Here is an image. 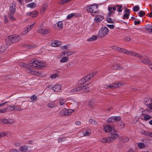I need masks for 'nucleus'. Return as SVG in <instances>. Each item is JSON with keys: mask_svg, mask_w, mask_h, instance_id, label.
I'll use <instances>...</instances> for the list:
<instances>
[{"mask_svg": "<svg viewBox=\"0 0 152 152\" xmlns=\"http://www.w3.org/2000/svg\"><path fill=\"white\" fill-rule=\"evenodd\" d=\"M7 132L5 133L4 132H0V137H1L7 135Z\"/></svg>", "mask_w": 152, "mask_h": 152, "instance_id": "obj_47", "label": "nucleus"}, {"mask_svg": "<svg viewBox=\"0 0 152 152\" xmlns=\"http://www.w3.org/2000/svg\"><path fill=\"white\" fill-rule=\"evenodd\" d=\"M37 32L42 34H47L49 33V31L47 29L41 28L38 29Z\"/></svg>", "mask_w": 152, "mask_h": 152, "instance_id": "obj_15", "label": "nucleus"}, {"mask_svg": "<svg viewBox=\"0 0 152 152\" xmlns=\"http://www.w3.org/2000/svg\"><path fill=\"white\" fill-rule=\"evenodd\" d=\"M67 109L64 108L61 110L60 112V115L61 116L67 115Z\"/></svg>", "mask_w": 152, "mask_h": 152, "instance_id": "obj_23", "label": "nucleus"}, {"mask_svg": "<svg viewBox=\"0 0 152 152\" xmlns=\"http://www.w3.org/2000/svg\"><path fill=\"white\" fill-rule=\"evenodd\" d=\"M61 2H59L58 3L61 4H63L66 2H67L66 0H61Z\"/></svg>", "mask_w": 152, "mask_h": 152, "instance_id": "obj_60", "label": "nucleus"}, {"mask_svg": "<svg viewBox=\"0 0 152 152\" xmlns=\"http://www.w3.org/2000/svg\"><path fill=\"white\" fill-rule=\"evenodd\" d=\"M121 120V118L119 116H111L107 119V122L109 123H113L115 121H118Z\"/></svg>", "mask_w": 152, "mask_h": 152, "instance_id": "obj_9", "label": "nucleus"}, {"mask_svg": "<svg viewBox=\"0 0 152 152\" xmlns=\"http://www.w3.org/2000/svg\"><path fill=\"white\" fill-rule=\"evenodd\" d=\"M4 22L5 23H7L8 22V20L7 17V16L4 15Z\"/></svg>", "mask_w": 152, "mask_h": 152, "instance_id": "obj_53", "label": "nucleus"}, {"mask_svg": "<svg viewBox=\"0 0 152 152\" xmlns=\"http://www.w3.org/2000/svg\"><path fill=\"white\" fill-rule=\"evenodd\" d=\"M126 13L124 15L123 18L124 19H128L130 14V10L129 9H127L125 10Z\"/></svg>", "mask_w": 152, "mask_h": 152, "instance_id": "obj_20", "label": "nucleus"}, {"mask_svg": "<svg viewBox=\"0 0 152 152\" xmlns=\"http://www.w3.org/2000/svg\"><path fill=\"white\" fill-rule=\"evenodd\" d=\"M126 54L137 57L139 58V59L140 62H144L143 59V58L145 56V55L143 53L138 54L131 51H128L127 50V53Z\"/></svg>", "mask_w": 152, "mask_h": 152, "instance_id": "obj_3", "label": "nucleus"}, {"mask_svg": "<svg viewBox=\"0 0 152 152\" xmlns=\"http://www.w3.org/2000/svg\"><path fill=\"white\" fill-rule=\"evenodd\" d=\"M75 111V110L73 109H67V115H69Z\"/></svg>", "mask_w": 152, "mask_h": 152, "instance_id": "obj_43", "label": "nucleus"}, {"mask_svg": "<svg viewBox=\"0 0 152 152\" xmlns=\"http://www.w3.org/2000/svg\"><path fill=\"white\" fill-rule=\"evenodd\" d=\"M27 72L33 75H36L39 76L41 75V72H40L34 71L31 69H28L27 70Z\"/></svg>", "mask_w": 152, "mask_h": 152, "instance_id": "obj_14", "label": "nucleus"}, {"mask_svg": "<svg viewBox=\"0 0 152 152\" xmlns=\"http://www.w3.org/2000/svg\"><path fill=\"white\" fill-rule=\"evenodd\" d=\"M151 118V117L149 115H145L144 117V119L145 121H147Z\"/></svg>", "mask_w": 152, "mask_h": 152, "instance_id": "obj_46", "label": "nucleus"}, {"mask_svg": "<svg viewBox=\"0 0 152 152\" xmlns=\"http://www.w3.org/2000/svg\"><path fill=\"white\" fill-rule=\"evenodd\" d=\"M91 131L90 129H88L85 132H84L83 134L85 136H89L90 134Z\"/></svg>", "mask_w": 152, "mask_h": 152, "instance_id": "obj_42", "label": "nucleus"}, {"mask_svg": "<svg viewBox=\"0 0 152 152\" xmlns=\"http://www.w3.org/2000/svg\"><path fill=\"white\" fill-rule=\"evenodd\" d=\"M9 108V106H7V107H5L3 109H2L0 110V113H6Z\"/></svg>", "mask_w": 152, "mask_h": 152, "instance_id": "obj_32", "label": "nucleus"}, {"mask_svg": "<svg viewBox=\"0 0 152 152\" xmlns=\"http://www.w3.org/2000/svg\"><path fill=\"white\" fill-rule=\"evenodd\" d=\"M97 39V37L96 35H93L91 37L87 39V41L88 42L93 41L96 40Z\"/></svg>", "mask_w": 152, "mask_h": 152, "instance_id": "obj_25", "label": "nucleus"}, {"mask_svg": "<svg viewBox=\"0 0 152 152\" xmlns=\"http://www.w3.org/2000/svg\"><path fill=\"white\" fill-rule=\"evenodd\" d=\"M61 88V85L57 84L52 87V89L55 92H58L60 90Z\"/></svg>", "mask_w": 152, "mask_h": 152, "instance_id": "obj_16", "label": "nucleus"}, {"mask_svg": "<svg viewBox=\"0 0 152 152\" xmlns=\"http://www.w3.org/2000/svg\"><path fill=\"white\" fill-rule=\"evenodd\" d=\"M112 48L116 51H119V50H120V48L116 47L115 46H113L112 47Z\"/></svg>", "mask_w": 152, "mask_h": 152, "instance_id": "obj_56", "label": "nucleus"}, {"mask_svg": "<svg viewBox=\"0 0 152 152\" xmlns=\"http://www.w3.org/2000/svg\"><path fill=\"white\" fill-rule=\"evenodd\" d=\"M74 51H69L66 52L65 51L63 52V54L64 56H66L67 57L71 55L74 54Z\"/></svg>", "mask_w": 152, "mask_h": 152, "instance_id": "obj_27", "label": "nucleus"}, {"mask_svg": "<svg viewBox=\"0 0 152 152\" xmlns=\"http://www.w3.org/2000/svg\"><path fill=\"white\" fill-rule=\"evenodd\" d=\"M28 32L26 29L20 34L21 36L26 34Z\"/></svg>", "mask_w": 152, "mask_h": 152, "instance_id": "obj_55", "label": "nucleus"}, {"mask_svg": "<svg viewBox=\"0 0 152 152\" xmlns=\"http://www.w3.org/2000/svg\"><path fill=\"white\" fill-rule=\"evenodd\" d=\"M118 122V126L120 128H123L125 127V123L122 121L119 120Z\"/></svg>", "mask_w": 152, "mask_h": 152, "instance_id": "obj_28", "label": "nucleus"}, {"mask_svg": "<svg viewBox=\"0 0 152 152\" xmlns=\"http://www.w3.org/2000/svg\"><path fill=\"white\" fill-rule=\"evenodd\" d=\"M19 36H10L6 38L5 39L6 43L7 44L6 47L7 48L9 45H10L13 43L17 42L20 40Z\"/></svg>", "mask_w": 152, "mask_h": 152, "instance_id": "obj_2", "label": "nucleus"}, {"mask_svg": "<svg viewBox=\"0 0 152 152\" xmlns=\"http://www.w3.org/2000/svg\"><path fill=\"white\" fill-rule=\"evenodd\" d=\"M81 89L80 86H78L72 89L70 91V92L71 93H75L77 92L80 91Z\"/></svg>", "mask_w": 152, "mask_h": 152, "instance_id": "obj_22", "label": "nucleus"}, {"mask_svg": "<svg viewBox=\"0 0 152 152\" xmlns=\"http://www.w3.org/2000/svg\"><path fill=\"white\" fill-rule=\"evenodd\" d=\"M145 134L146 135H148L149 136H150L151 137H152V132H145Z\"/></svg>", "mask_w": 152, "mask_h": 152, "instance_id": "obj_61", "label": "nucleus"}, {"mask_svg": "<svg viewBox=\"0 0 152 152\" xmlns=\"http://www.w3.org/2000/svg\"><path fill=\"white\" fill-rule=\"evenodd\" d=\"M107 26L109 27L110 29H113L114 28L115 26L113 25H107Z\"/></svg>", "mask_w": 152, "mask_h": 152, "instance_id": "obj_62", "label": "nucleus"}, {"mask_svg": "<svg viewBox=\"0 0 152 152\" xmlns=\"http://www.w3.org/2000/svg\"><path fill=\"white\" fill-rule=\"evenodd\" d=\"M44 66V64L43 62L38 59L34 60L33 62L30 65L31 66L37 68H41Z\"/></svg>", "mask_w": 152, "mask_h": 152, "instance_id": "obj_5", "label": "nucleus"}, {"mask_svg": "<svg viewBox=\"0 0 152 152\" xmlns=\"http://www.w3.org/2000/svg\"><path fill=\"white\" fill-rule=\"evenodd\" d=\"M18 65L19 66L21 67H24L26 68H28V65L25 64L24 63L22 62H20L19 63Z\"/></svg>", "mask_w": 152, "mask_h": 152, "instance_id": "obj_35", "label": "nucleus"}, {"mask_svg": "<svg viewBox=\"0 0 152 152\" xmlns=\"http://www.w3.org/2000/svg\"><path fill=\"white\" fill-rule=\"evenodd\" d=\"M66 101V99H64L60 98L59 99V103L60 105L61 106H63L64 105Z\"/></svg>", "mask_w": 152, "mask_h": 152, "instance_id": "obj_29", "label": "nucleus"}, {"mask_svg": "<svg viewBox=\"0 0 152 152\" xmlns=\"http://www.w3.org/2000/svg\"><path fill=\"white\" fill-rule=\"evenodd\" d=\"M57 25L58 27L60 28H61L63 27V23L62 21H59L55 25Z\"/></svg>", "mask_w": 152, "mask_h": 152, "instance_id": "obj_34", "label": "nucleus"}, {"mask_svg": "<svg viewBox=\"0 0 152 152\" xmlns=\"http://www.w3.org/2000/svg\"><path fill=\"white\" fill-rule=\"evenodd\" d=\"M38 12L36 11H33L27 13V15L32 17H35L37 15Z\"/></svg>", "mask_w": 152, "mask_h": 152, "instance_id": "obj_19", "label": "nucleus"}, {"mask_svg": "<svg viewBox=\"0 0 152 152\" xmlns=\"http://www.w3.org/2000/svg\"><path fill=\"white\" fill-rule=\"evenodd\" d=\"M145 104L151 110H152V104L151 100L150 99L145 98L144 99Z\"/></svg>", "mask_w": 152, "mask_h": 152, "instance_id": "obj_12", "label": "nucleus"}, {"mask_svg": "<svg viewBox=\"0 0 152 152\" xmlns=\"http://www.w3.org/2000/svg\"><path fill=\"white\" fill-rule=\"evenodd\" d=\"M118 137L119 136L117 134V131H114V132L111 133L109 135L108 138L109 142L113 141Z\"/></svg>", "mask_w": 152, "mask_h": 152, "instance_id": "obj_7", "label": "nucleus"}, {"mask_svg": "<svg viewBox=\"0 0 152 152\" xmlns=\"http://www.w3.org/2000/svg\"><path fill=\"white\" fill-rule=\"evenodd\" d=\"M62 44L61 42L58 40H56L54 42L51 44V46L53 47H57L60 46Z\"/></svg>", "mask_w": 152, "mask_h": 152, "instance_id": "obj_17", "label": "nucleus"}, {"mask_svg": "<svg viewBox=\"0 0 152 152\" xmlns=\"http://www.w3.org/2000/svg\"><path fill=\"white\" fill-rule=\"evenodd\" d=\"M116 6L118 7L117 9L118 12H122V10H121V8L122 7V5L116 4Z\"/></svg>", "mask_w": 152, "mask_h": 152, "instance_id": "obj_38", "label": "nucleus"}, {"mask_svg": "<svg viewBox=\"0 0 152 152\" xmlns=\"http://www.w3.org/2000/svg\"><path fill=\"white\" fill-rule=\"evenodd\" d=\"M1 122L4 123H8V120L7 119H2L1 120Z\"/></svg>", "mask_w": 152, "mask_h": 152, "instance_id": "obj_63", "label": "nucleus"}, {"mask_svg": "<svg viewBox=\"0 0 152 152\" xmlns=\"http://www.w3.org/2000/svg\"><path fill=\"white\" fill-rule=\"evenodd\" d=\"M89 122L90 124L93 125L96 124H97L96 121L95 120L93 119H90L89 120Z\"/></svg>", "mask_w": 152, "mask_h": 152, "instance_id": "obj_44", "label": "nucleus"}, {"mask_svg": "<svg viewBox=\"0 0 152 152\" xmlns=\"http://www.w3.org/2000/svg\"><path fill=\"white\" fill-rule=\"evenodd\" d=\"M112 68L114 69H120L122 68V67H120L118 64H115L113 65Z\"/></svg>", "mask_w": 152, "mask_h": 152, "instance_id": "obj_30", "label": "nucleus"}, {"mask_svg": "<svg viewBox=\"0 0 152 152\" xmlns=\"http://www.w3.org/2000/svg\"><path fill=\"white\" fill-rule=\"evenodd\" d=\"M16 10V4L15 3H12L10 5L9 12L8 14L9 18L11 20L15 19V18L13 16L15 13Z\"/></svg>", "mask_w": 152, "mask_h": 152, "instance_id": "obj_1", "label": "nucleus"}, {"mask_svg": "<svg viewBox=\"0 0 152 152\" xmlns=\"http://www.w3.org/2000/svg\"><path fill=\"white\" fill-rule=\"evenodd\" d=\"M138 13V16L140 17H142L145 15V12L142 10L140 11Z\"/></svg>", "mask_w": 152, "mask_h": 152, "instance_id": "obj_45", "label": "nucleus"}, {"mask_svg": "<svg viewBox=\"0 0 152 152\" xmlns=\"http://www.w3.org/2000/svg\"><path fill=\"white\" fill-rule=\"evenodd\" d=\"M114 12L113 11H109V12L108 13V15L109 16H110L111 15L113 14H114Z\"/></svg>", "mask_w": 152, "mask_h": 152, "instance_id": "obj_64", "label": "nucleus"}, {"mask_svg": "<svg viewBox=\"0 0 152 152\" xmlns=\"http://www.w3.org/2000/svg\"><path fill=\"white\" fill-rule=\"evenodd\" d=\"M121 85L122 84L120 83H112L110 85L107 86V88L114 89L121 86Z\"/></svg>", "mask_w": 152, "mask_h": 152, "instance_id": "obj_13", "label": "nucleus"}, {"mask_svg": "<svg viewBox=\"0 0 152 152\" xmlns=\"http://www.w3.org/2000/svg\"><path fill=\"white\" fill-rule=\"evenodd\" d=\"M8 106H9V108L8 109H10V111H12L14 110V106H12L11 105H8Z\"/></svg>", "mask_w": 152, "mask_h": 152, "instance_id": "obj_57", "label": "nucleus"}, {"mask_svg": "<svg viewBox=\"0 0 152 152\" xmlns=\"http://www.w3.org/2000/svg\"><path fill=\"white\" fill-rule=\"evenodd\" d=\"M120 50H119V52H121L123 53L126 54L127 53V50L123 49V48H120Z\"/></svg>", "mask_w": 152, "mask_h": 152, "instance_id": "obj_39", "label": "nucleus"}, {"mask_svg": "<svg viewBox=\"0 0 152 152\" xmlns=\"http://www.w3.org/2000/svg\"><path fill=\"white\" fill-rule=\"evenodd\" d=\"M80 87L81 88L80 91L81 92H88L89 91V89L87 86H82Z\"/></svg>", "mask_w": 152, "mask_h": 152, "instance_id": "obj_24", "label": "nucleus"}, {"mask_svg": "<svg viewBox=\"0 0 152 152\" xmlns=\"http://www.w3.org/2000/svg\"><path fill=\"white\" fill-rule=\"evenodd\" d=\"M146 30L149 32H152V25L151 24L147 25L145 27Z\"/></svg>", "mask_w": 152, "mask_h": 152, "instance_id": "obj_26", "label": "nucleus"}, {"mask_svg": "<svg viewBox=\"0 0 152 152\" xmlns=\"http://www.w3.org/2000/svg\"><path fill=\"white\" fill-rule=\"evenodd\" d=\"M104 131L107 132H110L112 130V127L108 125H107L104 127Z\"/></svg>", "mask_w": 152, "mask_h": 152, "instance_id": "obj_21", "label": "nucleus"}, {"mask_svg": "<svg viewBox=\"0 0 152 152\" xmlns=\"http://www.w3.org/2000/svg\"><path fill=\"white\" fill-rule=\"evenodd\" d=\"M56 104L54 102H50L48 104V106L49 107L52 108L55 106Z\"/></svg>", "mask_w": 152, "mask_h": 152, "instance_id": "obj_37", "label": "nucleus"}, {"mask_svg": "<svg viewBox=\"0 0 152 152\" xmlns=\"http://www.w3.org/2000/svg\"><path fill=\"white\" fill-rule=\"evenodd\" d=\"M37 97L36 95L34 94L31 97H30V99L31 100H34L36 99Z\"/></svg>", "mask_w": 152, "mask_h": 152, "instance_id": "obj_54", "label": "nucleus"}, {"mask_svg": "<svg viewBox=\"0 0 152 152\" xmlns=\"http://www.w3.org/2000/svg\"><path fill=\"white\" fill-rule=\"evenodd\" d=\"M35 4L33 3H31L28 5V7H29L31 8H34V7Z\"/></svg>", "mask_w": 152, "mask_h": 152, "instance_id": "obj_52", "label": "nucleus"}, {"mask_svg": "<svg viewBox=\"0 0 152 152\" xmlns=\"http://www.w3.org/2000/svg\"><path fill=\"white\" fill-rule=\"evenodd\" d=\"M91 78L90 75H88L86 76H84L83 78L81 80L79 81V84L80 83L81 84H83L84 83L88 81Z\"/></svg>", "mask_w": 152, "mask_h": 152, "instance_id": "obj_10", "label": "nucleus"}, {"mask_svg": "<svg viewBox=\"0 0 152 152\" xmlns=\"http://www.w3.org/2000/svg\"><path fill=\"white\" fill-rule=\"evenodd\" d=\"M14 111H21L22 110V109L21 108V107L19 105H17V106H14Z\"/></svg>", "mask_w": 152, "mask_h": 152, "instance_id": "obj_36", "label": "nucleus"}, {"mask_svg": "<svg viewBox=\"0 0 152 152\" xmlns=\"http://www.w3.org/2000/svg\"><path fill=\"white\" fill-rule=\"evenodd\" d=\"M57 77V75L56 74H54L51 75L50 77L52 79H53L56 78Z\"/></svg>", "mask_w": 152, "mask_h": 152, "instance_id": "obj_49", "label": "nucleus"}, {"mask_svg": "<svg viewBox=\"0 0 152 152\" xmlns=\"http://www.w3.org/2000/svg\"><path fill=\"white\" fill-rule=\"evenodd\" d=\"M6 49V48L5 47H3L2 46H0V53L4 52L5 50Z\"/></svg>", "mask_w": 152, "mask_h": 152, "instance_id": "obj_51", "label": "nucleus"}, {"mask_svg": "<svg viewBox=\"0 0 152 152\" xmlns=\"http://www.w3.org/2000/svg\"><path fill=\"white\" fill-rule=\"evenodd\" d=\"M122 142H128L129 139V138L126 136L123 137L121 139Z\"/></svg>", "mask_w": 152, "mask_h": 152, "instance_id": "obj_33", "label": "nucleus"}, {"mask_svg": "<svg viewBox=\"0 0 152 152\" xmlns=\"http://www.w3.org/2000/svg\"><path fill=\"white\" fill-rule=\"evenodd\" d=\"M140 10V7L138 5L134 6L133 8V11L134 12H137Z\"/></svg>", "mask_w": 152, "mask_h": 152, "instance_id": "obj_40", "label": "nucleus"}, {"mask_svg": "<svg viewBox=\"0 0 152 152\" xmlns=\"http://www.w3.org/2000/svg\"><path fill=\"white\" fill-rule=\"evenodd\" d=\"M69 61V58L66 56H65L62 58L60 60L61 63L66 62Z\"/></svg>", "mask_w": 152, "mask_h": 152, "instance_id": "obj_31", "label": "nucleus"}, {"mask_svg": "<svg viewBox=\"0 0 152 152\" xmlns=\"http://www.w3.org/2000/svg\"><path fill=\"white\" fill-rule=\"evenodd\" d=\"M109 31L108 28L106 27H102L99 30L98 33V36L100 37H103L107 35Z\"/></svg>", "mask_w": 152, "mask_h": 152, "instance_id": "obj_4", "label": "nucleus"}, {"mask_svg": "<svg viewBox=\"0 0 152 152\" xmlns=\"http://www.w3.org/2000/svg\"><path fill=\"white\" fill-rule=\"evenodd\" d=\"M20 150L22 152H30L32 150L28 145H23L20 147Z\"/></svg>", "mask_w": 152, "mask_h": 152, "instance_id": "obj_8", "label": "nucleus"}, {"mask_svg": "<svg viewBox=\"0 0 152 152\" xmlns=\"http://www.w3.org/2000/svg\"><path fill=\"white\" fill-rule=\"evenodd\" d=\"M104 18L103 16L102 15H98L96 16L94 19V20L96 22L99 23Z\"/></svg>", "mask_w": 152, "mask_h": 152, "instance_id": "obj_18", "label": "nucleus"}, {"mask_svg": "<svg viewBox=\"0 0 152 152\" xmlns=\"http://www.w3.org/2000/svg\"><path fill=\"white\" fill-rule=\"evenodd\" d=\"M98 5L96 4H93L91 6H87L86 7V10L90 12L96 13L98 12L97 10Z\"/></svg>", "mask_w": 152, "mask_h": 152, "instance_id": "obj_6", "label": "nucleus"}, {"mask_svg": "<svg viewBox=\"0 0 152 152\" xmlns=\"http://www.w3.org/2000/svg\"><path fill=\"white\" fill-rule=\"evenodd\" d=\"M143 60L144 61V62H142L144 64L147 65H149V67L152 70V64H151V61L149 59L148 57L145 56L143 58Z\"/></svg>", "mask_w": 152, "mask_h": 152, "instance_id": "obj_11", "label": "nucleus"}, {"mask_svg": "<svg viewBox=\"0 0 152 152\" xmlns=\"http://www.w3.org/2000/svg\"><path fill=\"white\" fill-rule=\"evenodd\" d=\"M138 147L141 149L143 148L144 146V145L142 143H139L138 144Z\"/></svg>", "mask_w": 152, "mask_h": 152, "instance_id": "obj_48", "label": "nucleus"}, {"mask_svg": "<svg viewBox=\"0 0 152 152\" xmlns=\"http://www.w3.org/2000/svg\"><path fill=\"white\" fill-rule=\"evenodd\" d=\"M97 73L96 72H95L92 73L90 74L89 75H91V77L92 78Z\"/></svg>", "mask_w": 152, "mask_h": 152, "instance_id": "obj_58", "label": "nucleus"}, {"mask_svg": "<svg viewBox=\"0 0 152 152\" xmlns=\"http://www.w3.org/2000/svg\"><path fill=\"white\" fill-rule=\"evenodd\" d=\"M106 20L108 22L110 23H113V21L111 20V18L109 17L106 18Z\"/></svg>", "mask_w": 152, "mask_h": 152, "instance_id": "obj_50", "label": "nucleus"}, {"mask_svg": "<svg viewBox=\"0 0 152 152\" xmlns=\"http://www.w3.org/2000/svg\"><path fill=\"white\" fill-rule=\"evenodd\" d=\"M75 15V14L74 13H72L69 15H68L66 17L67 19H69L73 17Z\"/></svg>", "mask_w": 152, "mask_h": 152, "instance_id": "obj_41", "label": "nucleus"}, {"mask_svg": "<svg viewBox=\"0 0 152 152\" xmlns=\"http://www.w3.org/2000/svg\"><path fill=\"white\" fill-rule=\"evenodd\" d=\"M107 141L109 142L108 139H107L106 138H103L102 140V142L103 143H106Z\"/></svg>", "mask_w": 152, "mask_h": 152, "instance_id": "obj_59", "label": "nucleus"}]
</instances>
